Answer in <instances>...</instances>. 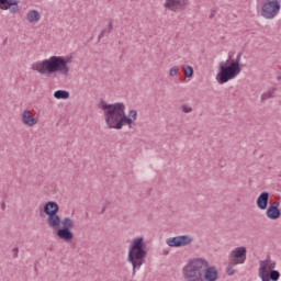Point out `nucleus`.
Listing matches in <instances>:
<instances>
[{"instance_id": "dca6fc26", "label": "nucleus", "mask_w": 281, "mask_h": 281, "mask_svg": "<svg viewBox=\"0 0 281 281\" xmlns=\"http://www.w3.org/2000/svg\"><path fill=\"white\" fill-rule=\"evenodd\" d=\"M61 221L63 220L60 218L58 213H53L48 215L46 223L52 229H58V227H60Z\"/></svg>"}, {"instance_id": "c9c22d12", "label": "nucleus", "mask_w": 281, "mask_h": 281, "mask_svg": "<svg viewBox=\"0 0 281 281\" xmlns=\"http://www.w3.org/2000/svg\"><path fill=\"white\" fill-rule=\"evenodd\" d=\"M1 210H5V202L1 203Z\"/></svg>"}, {"instance_id": "f03ea898", "label": "nucleus", "mask_w": 281, "mask_h": 281, "mask_svg": "<svg viewBox=\"0 0 281 281\" xmlns=\"http://www.w3.org/2000/svg\"><path fill=\"white\" fill-rule=\"evenodd\" d=\"M71 57L63 56H50L48 59L34 63L32 65V70L37 71L42 76H55V74H60L61 76H69V63H71Z\"/></svg>"}, {"instance_id": "9d476101", "label": "nucleus", "mask_w": 281, "mask_h": 281, "mask_svg": "<svg viewBox=\"0 0 281 281\" xmlns=\"http://www.w3.org/2000/svg\"><path fill=\"white\" fill-rule=\"evenodd\" d=\"M203 280L204 281L218 280V270H216V267L210 266V262L205 259H204Z\"/></svg>"}, {"instance_id": "6ab92c4d", "label": "nucleus", "mask_w": 281, "mask_h": 281, "mask_svg": "<svg viewBox=\"0 0 281 281\" xmlns=\"http://www.w3.org/2000/svg\"><path fill=\"white\" fill-rule=\"evenodd\" d=\"M54 98H56V100H69V91L57 90L54 92Z\"/></svg>"}, {"instance_id": "cd10ccee", "label": "nucleus", "mask_w": 281, "mask_h": 281, "mask_svg": "<svg viewBox=\"0 0 281 281\" xmlns=\"http://www.w3.org/2000/svg\"><path fill=\"white\" fill-rule=\"evenodd\" d=\"M128 116L132 119L133 122H135V120H137V112H136V110H131L128 112Z\"/></svg>"}, {"instance_id": "473e14b6", "label": "nucleus", "mask_w": 281, "mask_h": 281, "mask_svg": "<svg viewBox=\"0 0 281 281\" xmlns=\"http://www.w3.org/2000/svg\"><path fill=\"white\" fill-rule=\"evenodd\" d=\"M13 258H19V247L13 248Z\"/></svg>"}, {"instance_id": "a211bd4d", "label": "nucleus", "mask_w": 281, "mask_h": 281, "mask_svg": "<svg viewBox=\"0 0 281 281\" xmlns=\"http://www.w3.org/2000/svg\"><path fill=\"white\" fill-rule=\"evenodd\" d=\"M26 21L29 23H38L41 21V13L36 10H30L26 14Z\"/></svg>"}, {"instance_id": "7c9ffc66", "label": "nucleus", "mask_w": 281, "mask_h": 281, "mask_svg": "<svg viewBox=\"0 0 281 281\" xmlns=\"http://www.w3.org/2000/svg\"><path fill=\"white\" fill-rule=\"evenodd\" d=\"M9 5H10V8L19 7V1L18 0H9Z\"/></svg>"}, {"instance_id": "f704fd0d", "label": "nucleus", "mask_w": 281, "mask_h": 281, "mask_svg": "<svg viewBox=\"0 0 281 281\" xmlns=\"http://www.w3.org/2000/svg\"><path fill=\"white\" fill-rule=\"evenodd\" d=\"M104 212H106V206H103V207L101 209V214H104Z\"/></svg>"}, {"instance_id": "412c9836", "label": "nucleus", "mask_w": 281, "mask_h": 281, "mask_svg": "<svg viewBox=\"0 0 281 281\" xmlns=\"http://www.w3.org/2000/svg\"><path fill=\"white\" fill-rule=\"evenodd\" d=\"M276 88H272L261 94V102H266V100H271V98L276 97Z\"/></svg>"}, {"instance_id": "20e7f679", "label": "nucleus", "mask_w": 281, "mask_h": 281, "mask_svg": "<svg viewBox=\"0 0 281 281\" xmlns=\"http://www.w3.org/2000/svg\"><path fill=\"white\" fill-rule=\"evenodd\" d=\"M205 263L203 258L192 259L182 269V276L186 281H205L203 280V270Z\"/></svg>"}, {"instance_id": "423d86ee", "label": "nucleus", "mask_w": 281, "mask_h": 281, "mask_svg": "<svg viewBox=\"0 0 281 281\" xmlns=\"http://www.w3.org/2000/svg\"><path fill=\"white\" fill-rule=\"evenodd\" d=\"M280 0H267L261 7V16L268 20L276 19L277 14H280Z\"/></svg>"}, {"instance_id": "4c0bfd02", "label": "nucleus", "mask_w": 281, "mask_h": 281, "mask_svg": "<svg viewBox=\"0 0 281 281\" xmlns=\"http://www.w3.org/2000/svg\"><path fill=\"white\" fill-rule=\"evenodd\" d=\"M278 80H281V76L277 77Z\"/></svg>"}, {"instance_id": "c85d7f7f", "label": "nucleus", "mask_w": 281, "mask_h": 281, "mask_svg": "<svg viewBox=\"0 0 281 281\" xmlns=\"http://www.w3.org/2000/svg\"><path fill=\"white\" fill-rule=\"evenodd\" d=\"M183 113H192V106H189L187 104H183L181 106Z\"/></svg>"}, {"instance_id": "f3484780", "label": "nucleus", "mask_w": 281, "mask_h": 281, "mask_svg": "<svg viewBox=\"0 0 281 281\" xmlns=\"http://www.w3.org/2000/svg\"><path fill=\"white\" fill-rule=\"evenodd\" d=\"M266 216L270 218V221H278L281 216L280 209H274L273 206H268L266 209Z\"/></svg>"}, {"instance_id": "58836bf2", "label": "nucleus", "mask_w": 281, "mask_h": 281, "mask_svg": "<svg viewBox=\"0 0 281 281\" xmlns=\"http://www.w3.org/2000/svg\"><path fill=\"white\" fill-rule=\"evenodd\" d=\"M165 256H168V251H165Z\"/></svg>"}, {"instance_id": "aec40b11", "label": "nucleus", "mask_w": 281, "mask_h": 281, "mask_svg": "<svg viewBox=\"0 0 281 281\" xmlns=\"http://www.w3.org/2000/svg\"><path fill=\"white\" fill-rule=\"evenodd\" d=\"M265 277H267L270 281H279L280 280V271L271 270L265 272Z\"/></svg>"}, {"instance_id": "bb28decb", "label": "nucleus", "mask_w": 281, "mask_h": 281, "mask_svg": "<svg viewBox=\"0 0 281 281\" xmlns=\"http://www.w3.org/2000/svg\"><path fill=\"white\" fill-rule=\"evenodd\" d=\"M226 273L227 276H234V273H236V270H234V265H229V261H228Z\"/></svg>"}, {"instance_id": "f257e3e1", "label": "nucleus", "mask_w": 281, "mask_h": 281, "mask_svg": "<svg viewBox=\"0 0 281 281\" xmlns=\"http://www.w3.org/2000/svg\"><path fill=\"white\" fill-rule=\"evenodd\" d=\"M99 106L104 113L105 123L109 128L121 131L124 124H127L128 128H133V119L126 115V105L124 103L109 104L101 100Z\"/></svg>"}, {"instance_id": "1a4fd4ad", "label": "nucleus", "mask_w": 281, "mask_h": 281, "mask_svg": "<svg viewBox=\"0 0 281 281\" xmlns=\"http://www.w3.org/2000/svg\"><path fill=\"white\" fill-rule=\"evenodd\" d=\"M192 240L190 235H180L168 238L166 243L169 247H187V245H192Z\"/></svg>"}, {"instance_id": "2eb2a0df", "label": "nucleus", "mask_w": 281, "mask_h": 281, "mask_svg": "<svg viewBox=\"0 0 281 281\" xmlns=\"http://www.w3.org/2000/svg\"><path fill=\"white\" fill-rule=\"evenodd\" d=\"M269 192L263 191L257 198V207L259 210H267L269 207Z\"/></svg>"}, {"instance_id": "c756f323", "label": "nucleus", "mask_w": 281, "mask_h": 281, "mask_svg": "<svg viewBox=\"0 0 281 281\" xmlns=\"http://www.w3.org/2000/svg\"><path fill=\"white\" fill-rule=\"evenodd\" d=\"M270 207H274L276 210H280V201H276L269 204Z\"/></svg>"}, {"instance_id": "6e6552de", "label": "nucleus", "mask_w": 281, "mask_h": 281, "mask_svg": "<svg viewBox=\"0 0 281 281\" xmlns=\"http://www.w3.org/2000/svg\"><path fill=\"white\" fill-rule=\"evenodd\" d=\"M245 260H247V247L245 246L235 248L228 255L229 265H245Z\"/></svg>"}, {"instance_id": "9b49d317", "label": "nucleus", "mask_w": 281, "mask_h": 281, "mask_svg": "<svg viewBox=\"0 0 281 281\" xmlns=\"http://www.w3.org/2000/svg\"><path fill=\"white\" fill-rule=\"evenodd\" d=\"M188 7V0H166L165 8L171 12H180Z\"/></svg>"}, {"instance_id": "ddd939ff", "label": "nucleus", "mask_w": 281, "mask_h": 281, "mask_svg": "<svg viewBox=\"0 0 281 281\" xmlns=\"http://www.w3.org/2000/svg\"><path fill=\"white\" fill-rule=\"evenodd\" d=\"M259 272L267 273L270 271H276V261L271 260V256H267V258L259 262Z\"/></svg>"}, {"instance_id": "2f4dec72", "label": "nucleus", "mask_w": 281, "mask_h": 281, "mask_svg": "<svg viewBox=\"0 0 281 281\" xmlns=\"http://www.w3.org/2000/svg\"><path fill=\"white\" fill-rule=\"evenodd\" d=\"M9 10L12 14H16V12H19V7H11Z\"/></svg>"}, {"instance_id": "f8f14e48", "label": "nucleus", "mask_w": 281, "mask_h": 281, "mask_svg": "<svg viewBox=\"0 0 281 281\" xmlns=\"http://www.w3.org/2000/svg\"><path fill=\"white\" fill-rule=\"evenodd\" d=\"M60 212V206L57 202L48 201L43 210H40V216H43V214H46V216H49L52 214H58Z\"/></svg>"}, {"instance_id": "393cba45", "label": "nucleus", "mask_w": 281, "mask_h": 281, "mask_svg": "<svg viewBox=\"0 0 281 281\" xmlns=\"http://www.w3.org/2000/svg\"><path fill=\"white\" fill-rule=\"evenodd\" d=\"M240 58H243V54L241 53L237 54L236 59H232L229 63L232 65H235L236 67H240Z\"/></svg>"}, {"instance_id": "0eeeda50", "label": "nucleus", "mask_w": 281, "mask_h": 281, "mask_svg": "<svg viewBox=\"0 0 281 281\" xmlns=\"http://www.w3.org/2000/svg\"><path fill=\"white\" fill-rule=\"evenodd\" d=\"M63 227L57 229V236L61 240H65V243H71L74 240V233L71 229H74V221L70 217H65L61 220Z\"/></svg>"}, {"instance_id": "b1692460", "label": "nucleus", "mask_w": 281, "mask_h": 281, "mask_svg": "<svg viewBox=\"0 0 281 281\" xmlns=\"http://www.w3.org/2000/svg\"><path fill=\"white\" fill-rule=\"evenodd\" d=\"M0 10H10V0H0Z\"/></svg>"}, {"instance_id": "7ed1b4c3", "label": "nucleus", "mask_w": 281, "mask_h": 281, "mask_svg": "<svg viewBox=\"0 0 281 281\" xmlns=\"http://www.w3.org/2000/svg\"><path fill=\"white\" fill-rule=\"evenodd\" d=\"M148 250H146V241H144V237L134 238L130 245L127 254V262H131L133 267L132 276H135L137 271L142 269V265L146 262Z\"/></svg>"}, {"instance_id": "4be33fe9", "label": "nucleus", "mask_w": 281, "mask_h": 281, "mask_svg": "<svg viewBox=\"0 0 281 281\" xmlns=\"http://www.w3.org/2000/svg\"><path fill=\"white\" fill-rule=\"evenodd\" d=\"M182 71L187 78H192V76H194V68H192V66L184 65Z\"/></svg>"}, {"instance_id": "39448f33", "label": "nucleus", "mask_w": 281, "mask_h": 281, "mask_svg": "<svg viewBox=\"0 0 281 281\" xmlns=\"http://www.w3.org/2000/svg\"><path fill=\"white\" fill-rule=\"evenodd\" d=\"M240 71L241 68L236 67L235 64H232L228 59L225 63H220V71L216 76V80L218 85H225V82L234 80V78H236Z\"/></svg>"}, {"instance_id": "5701e85b", "label": "nucleus", "mask_w": 281, "mask_h": 281, "mask_svg": "<svg viewBox=\"0 0 281 281\" xmlns=\"http://www.w3.org/2000/svg\"><path fill=\"white\" fill-rule=\"evenodd\" d=\"M113 32V22H110L108 25V30L104 29L100 34H99V41H102L104 38L105 34H111Z\"/></svg>"}, {"instance_id": "a878e982", "label": "nucleus", "mask_w": 281, "mask_h": 281, "mask_svg": "<svg viewBox=\"0 0 281 281\" xmlns=\"http://www.w3.org/2000/svg\"><path fill=\"white\" fill-rule=\"evenodd\" d=\"M179 75V67L175 66L169 70V76H171L172 78H175V76Z\"/></svg>"}, {"instance_id": "e433bc0d", "label": "nucleus", "mask_w": 281, "mask_h": 281, "mask_svg": "<svg viewBox=\"0 0 281 281\" xmlns=\"http://www.w3.org/2000/svg\"><path fill=\"white\" fill-rule=\"evenodd\" d=\"M213 16H214V13H212V14L210 15V19H213Z\"/></svg>"}, {"instance_id": "72a5a7b5", "label": "nucleus", "mask_w": 281, "mask_h": 281, "mask_svg": "<svg viewBox=\"0 0 281 281\" xmlns=\"http://www.w3.org/2000/svg\"><path fill=\"white\" fill-rule=\"evenodd\" d=\"M259 278H261L262 281H270L267 277H265V273L259 272Z\"/></svg>"}, {"instance_id": "4468645a", "label": "nucleus", "mask_w": 281, "mask_h": 281, "mask_svg": "<svg viewBox=\"0 0 281 281\" xmlns=\"http://www.w3.org/2000/svg\"><path fill=\"white\" fill-rule=\"evenodd\" d=\"M22 122L26 126H36L38 119L34 117V114L30 110H24L22 113Z\"/></svg>"}]
</instances>
